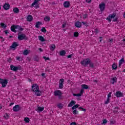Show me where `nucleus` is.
<instances>
[{
    "label": "nucleus",
    "mask_w": 125,
    "mask_h": 125,
    "mask_svg": "<svg viewBox=\"0 0 125 125\" xmlns=\"http://www.w3.org/2000/svg\"><path fill=\"white\" fill-rule=\"evenodd\" d=\"M31 89L32 91L35 92L37 96H41L42 95V91L40 90V88L38 84H33L32 86Z\"/></svg>",
    "instance_id": "f257e3e1"
},
{
    "label": "nucleus",
    "mask_w": 125,
    "mask_h": 125,
    "mask_svg": "<svg viewBox=\"0 0 125 125\" xmlns=\"http://www.w3.org/2000/svg\"><path fill=\"white\" fill-rule=\"evenodd\" d=\"M81 88L80 93L78 94H73V96H77V97L82 96V95L83 94V92H84V90L83 89H88L89 88V86L85 84H83L81 85Z\"/></svg>",
    "instance_id": "f03ea898"
},
{
    "label": "nucleus",
    "mask_w": 125,
    "mask_h": 125,
    "mask_svg": "<svg viewBox=\"0 0 125 125\" xmlns=\"http://www.w3.org/2000/svg\"><path fill=\"white\" fill-rule=\"evenodd\" d=\"M23 30H24V29L19 25H13L11 27V31L14 32V33H16V32H21L23 31Z\"/></svg>",
    "instance_id": "7ed1b4c3"
},
{
    "label": "nucleus",
    "mask_w": 125,
    "mask_h": 125,
    "mask_svg": "<svg viewBox=\"0 0 125 125\" xmlns=\"http://www.w3.org/2000/svg\"><path fill=\"white\" fill-rule=\"evenodd\" d=\"M0 83L1 84L2 87H5L7 85V83H8V80L6 79L0 78Z\"/></svg>",
    "instance_id": "20e7f679"
},
{
    "label": "nucleus",
    "mask_w": 125,
    "mask_h": 125,
    "mask_svg": "<svg viewBox=\"0 0 125 125\" xmlns=\"http://www.w3.org/2000/svg\"><path fill=\"white\" fill-rule=\"evenodd\" d=\"M82 26H87V22L77 21L75 23V26L77 28H81Z\"/></svg>",
    "instance_id": "39448f33"
},
{
    "label": "nucleus",
    "mask_w": 125,
    "mask_h": 125,
    "mask_svg": "<svg viewBox=\"0 0 125 125\" xmlns=\"http://www.w3.org/2000/svg\"><path fill=\"white\" fill-rule=\"evenodd\" d=\"M18 39L19 41H23V40H27V36L24 34H18Z\"/></svg>",
    "instance_id": "423d86ee"
},
{
    "label": "nucleus",
    "mask_w": 125,
    "mask_h": 125,
    "mask_svg": "<svg viewBox=\"0 0 125 125\" xmlns=\"http://www.w3.org/2000/svg\"><path fill=\"white\" fill-rule=\"evenodd\" d=\"M10 69L12 71H14L16 72V71H18V70H21V66L19 65L18 66H16L14 65H10Z\"/></svg>",
    "instance_id": "0eeeda50"
},
{
    "label": "nucleus",
    "mask_w": 125,
    "mask_h": 125,
    "mask_svg": "<svg viewBox=\"0 0 125 125\" xmlns=\"http://www.w3.org/2000/svg\"><path fill=\"white\" fill-rule=\"evenodd\" d=\"M90 63V60L89 59H86L81 62L82 65L83 66H86L88 64Z\"/></svg>",
    "instance_id": "6e6552de"
},
{
    "label": "nucleus",
    "mask_w": 125,
    "mask_h": 125,
    "mask_svg": "<svg viewBox=\"0 0 125 125\" xmlns=\"http://www.w3.org/2000/svg\"><path fill=\"white\" fill-rule=\"evenodd\" d=\"M64 80L63 79H61L60 80L59 85V88H60V89H62V88L64 87V85H63L64 83Z\"/></svg>",
    "instance_id": "1a4fd4ad"
},
{
    "label": "nucleus",
    "mask_w": 125,
    "mask_h": 125,
    "mask_svg": "<svg viewBox=\"0 0 125 125\" xmlns=\"http://www.w3.org/2000/svg\"><path fill=\"white\" fill-rule=\"evenodd\" d=\"M117 14L116 13H113L112 14H110L108 16V17L107 18V20H108L109 22H111V20L113 19V18H115L116 17V16Z\"/></svg>",
    "instance_id": "9d476101"
},
{
    "label": "nucleus",
    "mask_w": 125,
    "mask_h": 125,
    "mask_svg": "<svg viewBox=\"0 0 125 125\" xmlns=\"http://www.w3.org/2000/svg\"><path fill=\"white\" fill-rule=\"evenodd\" d=\"M40 0H34V2L32 4V6L33 7H35L36 8H39V4H38Z\"/></svg>",
    "instance_id": "9b49d317"
},
{
    "label": "nucleus",
    "mask_w": 125,
    "mask_h": 125,
    "mask_svg": "<svg viewBox=\"0 0 125 125\" xmlns=\"http://www.w3.org/2000/svg\"><path fill=\"white\" fill-rule=\"evenodd\" d=\"M54 95L55 96H61L62 95V92L60 90H56L54 92Z\"/></svg>",
    "instance_id": "f8f14e48"
},
{
    "label": "nucleus",
    "mask_w": 125,
    "mask_h": 125,
    "mask_svg": "<svg viewBox=\"0 0 125 125\" xmlns=\"http://www.w3.org/2000/svg\"><path fill=\"white\" fill-rule=\"evenodd\" d=\"M118 81V79H117V77H112L111 79L110 80V83L112 84H114V83H117V81Z\"/></svg>",
    "instance_id": "ddd939ff"
},
{
    "label": "nucleus",
    "mask_w": 125,
    "mask_h": 125,
    "mask_svg": "<svg viewBox=\"0 0 125 125\" xmlns=\"http://www.w3.org/2000/svg\"><path fill=\"white\" fill-rule=\"evenodd\" d=\"M99 8H100L101 11H103V10H104V9H105V3H101L99 5Z\"/></svg>",
    "instance_id": "4468645a"
},
{
    "label": "nucleus",
    "mask_w": 125,
    "mask_h": 125,
    "mask_svg": "<svg viewBox=\"0 0 125 125\" xmlns=\"http://www.w3.org/2000/svg\"><path fill=\"white\" fill-rule=\"evenodd\" d=\"M17 46H18V44L17 43V42H14V43H13L12 45L10 46V48H11V49H13L14 50V49H15V48H16V47H17Z\"/></svg>",
    "instance_id": "2eb2a0df"
},
{
    "label": "nucleus",
    "mask_w": 125,
    "mask_h": 125,
    "mask_svg": "<svg viewBox=\"0 0 125 125\" xmlns=\"http://www.w3.org/2000/svg\"><path fill=\"white\" fill-rule=\"evenodd\" d=\"M63 6L65 8H68L70 7V2L69 1H66L63 3Z\"/></svg>",
    "instance_id": "dca6fc26"
},
{
    "label": "nucleus",
    "mask_w": 125,
    "mask_h": 125,
    "mask_svg": "<svg viewBox=\"0 0 125 125\" xmlns=\"http://www.w3.org/2000/svg\"><path fill=\"white\" fill-rule=\"evenodd\" d=\"M13 110L14 112H18L20 110V107L18 105H16L13 107Z\"/></svg>",
    "instance_id": "f3484780"
},
{
    "label": "nucleus",
    "mask_w": 125,
    "mask_h": 125,
    "mask_svg": "<svg viewBox=\"0 0 125 125\" xmlns=\"http://www.w3.org/2000/svg\"><path fill=\"white\" fill-rule=\"evenodd\" d=\"M3 7L5 10H8L10 7V5H9L8 3H5L3 6Z\"/></svg>",
    "instance_id": "a211bd4d"
},
{
    "label": "nucleus",
    "mask_w": 125,
    "mask_h": 125,
    "mask_svg": "<svg viewBox=\"0 0 125 125\" xmlns=\"http://www.w3.org/2000/svg\"><path fill=\"white\" fill-rule=\"evenodd\" d=\"M33 19H34V18H33V16H32V15H30L27 16V17L26 18V20L28 22H31V21H33Z\"/></svg>",
    "instance_id": "6ab92c4d"
},
{
    "label": "nucleus",
    "mask_w": 125,
    "mask_h": 125,
    "mask_svg": "<svg viewBox=\"0 0 125 125\" xmlns=\"http://www.w3.org/2000/svg\"><path fill=\"white\" fill-rule=\"evenodd\" d=\"M49 48L51 51H53L55 50V48H56V46H55L54 44H52L49 46Z\"/></svg>",
    "instance_id": "aec40b11"
},
{
    "label": "nucleus",
    "mask_w": 125,
    "mask_h": 125,
    "mask_svg": "<svg viewBox=\"0 0 125 125\" xmlns=\"http://www.w3.org/2000/svg\"><path fill=\"white\" fill-rule=\"evenodd\" d=\"M125 63V59L122 58L119 62V67H121L122 66V64H124Z\"/></svg>",
    "instance_id": "412c9836"
},
{
    "label": "nucleus",
    "mask_w": 125,
    "mask_h": 125,
    "mask_svg": "<svg viewBox=\"0 0 125 125\" xmlns=\"http://www.w3.org/2000/svg\"><path fill=\"white\" fill-rule=\"evenodd\" d=\"M116 97H123V94L122 92L118 91L115 94Z\"/></svg>",
    "instance_id": "4be33fe9"
},
{
    "label": "nucleus",
    "mask_w": 125,
    "mask_h": 125,
    "mask_svg": "<svg viewBox=\"0 0 125 125\" xmlns=\"http://www.w3.org/2000/svg\"><path fill=\"white\" fill-rule=\"evenodd\" d=\"M44 110V107L43 106H39L37 108V111L38 112H42Z\"/></svg>",
    "instance_id": "5701e85b"
},
{
    "label": "nucleus",
    "mask_w": 125,
    "mask_h": 125,
    "mask_svg": "<svg viewBox=\"0 0 125 125\" xmlns=\"http://www.w3.org/2000/svg\"><path fill=\"white\" fill-rule=\"evenodd\" d=\"M60 55L61 56H65V55H66V51H65L64 50L60 51Z\"/></svg>",
    "instance_id": "b1692460"
},
{
    "label": "nucleus",
    "mask_w": 125,
    "mask_h": 125,
    "mask_svg": "<svg viewBox=\"0 0 125 125\" xmlns=\"http://www.w3.org/2000/svg\"><path fill=\"white\" fill-rule=\"evenodd\" d=\"M38 39L41 42H45V39H44V38H43V37H42V36H38Z\"/></svg>",
    "instance_id": "393cba45"
},
{
    "label": "nucleus",
    "mask_w": 125,
    "mask_h": 125,
    "mask_svg": "<svg viewBox=\"0 0 125 125\" xmlns=\"http://www.w3.org/2000/svg\"><path fill=\"white\" fill-rule=\"evenodd\" d=\"M76 101H71L69 104H68V107H72L73 105H75Z\"/></svg>",
    "instance_id": "a878e982"
},
{
    "label": "nucleus",
    "mask_w": 125,
    "mask_h": 125,
    "mask_svg": "<svg viewBox=\"0 0 125 125\" xmlns=\"http://www.w3.org/2000/svg\"><path fill=\"white\" fill-rule=\"evenodd\" d=\"M41 25H42V22L38 21L37 22H36L35 27L36 28H40V26H41Z\"/></svg>",
    "instance_id": "bb28decb"
},
{
    "label": "nucleus",
    "mask_w": 125,
    "mask_h": 125,
    "mask_svg": "<svg viewBox=\"0 0 125 125\" xmlns=\"http://www.w3.org/2000/svg\"><path fill=\"white\" fill-rule=\"evenodd\" d=\"M44 20L45 22H48L50 21V17L49 16H45L44 18Z\"/></svg>",
    "instance_id": "cd10ccee"
},
{
    "label": "nucleus",
    "mask_w": 125,
    "mask_h": 125,
    "mask_svg": "<svg viewBox=\"0 0 125 125\" xmlns=\"http://www.w3.org/2000/svg\"><path fill=\"white\" fill-rule=\"evenodd\" d=\"M0 25L1 27V28H3V29H5V28H6V27H7L6 24L3 22H1L0 24Z\"/></svg>",
    "instance_id": "c85d7f7f"
},
{
    "label": "nucleus",
    "mask_w": 125,
    "mask_h": 125,
    "mask_svg": "<svg viewBox=\"0 0 125 125\" xmlns=\"http://www.w3.org/2000/svg\"><path fill=\"white\" fill-rule=\"evenodd\" d=\"M118 68V64L116 63H114L112 65V69L113 70H117V68Z\"/></svg>",
    "instance_id": "c756f323"
},
{
    "label": "nucleus",
    "mask_w": 125,
    "mask_h": 125,
    "mask_svg": "<svg viewBox=\"0 0 125 125\" xmlns=\"http://www.w3.org/2000/svg\"><path fill=\"white\" fill-rule=\"evenodd\" d=\"M24 121L26 124H29L30 123V118L29 117H25L24 119Z\"/></svg>",
    "instance_id": "7c9ffc66"
},
{
    "label": "nucleus",
    "mask_w": 125,
    "mask_h": 125,
    "mask_svg": "<svg viewBox=\"0 0 125 125\" xmlns=\"http://www.w3.org/2000/svg\"><path fill=\"white\" fill-rule=\"evenodd\" d=\"M23 55H28L29 53H30V50H25L23 52Z\"/></svg>",
    "instance_id": "2f4dec72"
},
{
    "label": "nucleus",
    "mask_w": 125,
    "mask_h": 125,
    "mask_svg": "<svg viewBox=\"0 0 125 125\" xmlns=\"http://www.w3.org/2000/svg\"><path fill=\"white\" fill-rule=\"evenodd\" d=\"M13 12L14 13H19V9L18 8H14L13 9Z\"/></svg>",
    "instance_id": "473e14b6"
},
{
    "label": "nucleus",
    "mask_w": 125,
    "mask_h": 125,
    "mask_svg": "<svg viewBox=\"0 0 125 125\" xmlns=\"http://www.w3.org/2000/svg\"><path fill=\"white\" fill-rule=\"evenodd\" d=\"M79 106L80 105L79 104H75L72 107V110H76V109H77V108H79Z\"/></svg>",
    "instance_id": "72a5a7b5"
},
{
    "label": "nucleus",
    "mask_w": 125,
    "mask_h": 125,
    "mask_svg": "<svg viewBox=\"0 0 125 125\" xmlns=\"http://www.w3.org/2000/svg\"><path fill=\"white\" fill-rule=\"evenodd\" d=\"M73 115H75V116L78 115V114H79V111H78V110H77L76 109H75L73 111Z\"/></svg>",
    "instance_id": "f704fd0d"
},
{
    "label": "nucleus",
    "mask_w": 125,
    "mask_h": 125,
    "mask_svg": "<svg viewBox=\"0 0 125 125\" xmlns=\"http://www.w3.org/2000/svg\"><path fill=\"white\" fill-rule=\"evenodd\" d=\"M41 32H42V33H46V29H45V27H42L41 29Z\"/></svg>",
    "instance_id": "c9c22d12"
},
{
    "label": "nucleus",
    "mask_w": 125,
    "mask_h": 125,
    "mask_svg": "<svg viewBox=\"0 0 125 125\" xmlns=\"http://www.w3.org/2000/svg\"><path fill=\"white\" fill-rule=\"evenodd\" d=\"M110 103V99L107 98L106 100L104 102V104H107Z\"/></svg>",
    "instance_id": "e433bc0d"
},
{
    "label": "nucleus",
    "mask_w": 125,
    "mask_h": 125,
    "mask_svg": "<svg viewBox=\"0 0 125 125\" xmlns=\"http://www.w3.org/2000/svg\"><path fill=\"white\" fill-rule=\"evenodd\" d=\"M107 123H108V121H107V120H106V119H104L103 120L102 125H106V124H107Z\"/></svg>",
    "instance_id": "4c0bfd02"
},
{
    "label": "nucleus",
    "mask_w": 125,
    "mask_h": 125,
    "mask_svg": "<svg viewBox=\"0 0 125 125\" xmlns=\"http://www.w3.org/2000/svg\"><path fill=\"white\" fill-rule=\"evenodd\" d=\"M79 110H81V111H83V112H86V109L83 108L82 107H79Z\"/></svg>",
    "instance_id": "58836bf2"
},
{
    "label": "nucleus",
    "mask_w": 125,
    "mask_h": 125,
    "mask_svg": "<svg viewBox=\"0 0 125 125\" xmlns=\"http://www.w3.org/2000/svg\"><path fill=\"white\" fill-rule=\"evenodd\" d=\"M4 117L5 118V119L7 120V119H8V118H9V115H8V114L7 113H5L4 115Z\"/></svg>",
    "instance_id": "ea45409f"
},
{
    "label": "nucleus",
    "mask_w": 125,
    "mask_h": 125,
    "mask_svg": "<svg viewBox=\"0 0 125 125\" xmlns=\"http://www.w3.org/2000/svg\"><path fill=\"white\" fill-rule=\"evenodd\" d=\"M74 37H79V32H74Z\"/></svg>",
    "instance_id": "a19ab883"
},
{
    "label": "nucleus",
    "mask_w": 125,
    "mask_h": 125,
    "mask_svg": "<svg viewBox=\"0 0 125 125\" xmlns=\"http://www.w3.org/2000/svg\"><path fill=\"white\" fill-rule=\"evenodd\" d=\"M58 108H59L60 109H62V108H63V104H60L58 105Z\"/></svg>",
    "instance_id": "79ce46f5"
},
{
    "label": "nucleus",
    "mask_w": 125,
    "mask_h": 125,
    "mask_svg": "<svg viewBox=\"0 0 125 125\" xmlns=\"http://www.w3.org/2000/svg\"><path fill=\"white\" fill-rule=\"evenodd\" d=\"M111 95H112V92H110L108 93V94L107 95V98L108 99H110V98L111 97Z\"/></svg>",
    "instance_id": "37998d69"
},
{
    "label": "nucleus",
    "mask_w": 125,
    "mask_h": 125,
    "mask_svg": "<svg viewBox=\"0 0 125 125\" xmlns=\"http://www.w3.org/2000/svg\"><path fill=\"white\" fill-rule=\"evenodd\" d=\"M43 59L46 61V60H49V58L48 57H43Z\"/></svg>",
    "instance_id": "c03bdc74"
},
{
    "label": "nucleus",
    "mask_w": 125,
    "mask_h": 125,
    "mask_svg": "<svg viewBox=\"0 0 125 125\" xmlns=\"http://www.w3.org/2000/svg\"><path fill=\"white\" fill-rule=\"evenodd\" d=\"M72 56L73 54L69 55L68 56H67V58H72Z\"/></svg>",
    "instance_id": "a18cd8bd"
},
{
    "label": "nucleus",
    "mask_w": 125,
    "mask_h": 125,
    "mask_svg": "<svg viewBox=\"0 0 125 125\" xmlns=\"http://www.w3.org/2000/svg\"><path fill=\"white\" fill-rule=\"evenodd\" d=\"M0 41H1V42H4V39L2 37H0Z\"/></svg>",
    "instance_id": "49530a36"
},
{
    "label": "nucleus",
    "mask_w": 125,
    "mask_h": 125,
    "mask_svg": "<svg viewBox=\"0 0 125 125\" xmlns=\"http://www.w3.org/2000/svg\"><path fill=\"white\" fill-rule=\"evenodd\" d=\"M90 63V67H91V68H93V63L92 62H89Z\"/></svg>",
    "instance_id": "de8ad7c7"
},
{
    "label": "nucleus",
    "mask_w": 125,
    "mask_h": 125,
    "mask_svg": "<svg viewBox=\"0 0 125 125\" xmlns=\"http://www.w3.org/2000/svg\"><path fill=\"white\" fill-rule=\"evenodd\" d=\"M70 125H77V124L75 122H72Z\"/></svg>",
    "instance_id": "09e8293b"
},
{
    "label": "nucleus",
    "mask_w": 125,
    "mask_h": 125,
    "mask_svg": "<svg viewBox=\"0 0 125 125\" xmlns=\"http://www.w3.org/2000/svg\"><path fill=\"white\" fill-rule=\"evenodd\" d=\"M86 2H87V3H89V2H91V0H85Z\"/></svg>",
    "instance_id": "8fccbe9b"
},
{
    "label": "nucleus",
    "mask_w": 125,
    "mask_h": 125,
    "mask_svg": "<svg viewBox=\"0 0 125 125\" xmlns=\"http://www.w3.org/2000/svg\"><path fill=\"white\" fill-rule=\"evenodd\" d=\"M65 26H66V23H63V24L62 25V28H65Z\"/></svg>",
    "instance_id": "3c124183"
},
{
    "label": "nucleus",
    "mask_w": 125,
    "mask_h": 125,
    "mask_svg": "<svg viewBox=\"0 0 125 125\" xmlns=\"http://www.w3.org/2000/svg\"><path fill=\"white\" fill-rule=\"evenodd\" d=\"M86 17H87V15H83V18H86Z\"/></svg>",
    "instance_id": "603ef678"
},
{
    "label": "nucleus",
    "mask_w": 125,
    "mask_h": 125,
    "mask_svg": "<svg viewBox=\"0 0 125 125\" xmlns=\"http://www.w3.org/2000/svg\"><path fill=\"white\" fill-rule=\"evenodd\" d=\"M4 33H5V34H8V30H5V31H4Z\"/></svg>",
    "instance_id": "864d4df0"
},
{
    "label": "nucleus",
    "mask_w": 125,
    "mask_h": 125,
    "mask_svg": "<svg viewBox=\"0 0 125 125\" xmlns=\"http://www.w3.org/2000/svg\"><path fill=\"white\" fill-rule=\"evenodd\" d=\"M14 104V103H11L10 104V106H12V105Z\"/></svg>",
    "instance_id": "5fc2aeb1"
},
{
    "label": "nucleus",
    "mask_w": 125,
    "mask_h": 125,
    "mask_svg": "<svg viewBox=\"0 0 125 125\" xmlns=\"http://www.w3.org/2000/svg\"><path fill=\"white\" fill-rule=\"evenodd\" d=\"M42 77H44V76H45V74H44V73H42Z\"/></svg>",
    "instance_id": "6e6d98bb"
},
{
    "label": "nucleus",
    "mask_w": 125,
    "mask_h": 125,
    "mask_svg": "<svg viewBox=\"0 0 125 125\" xmlns=\"http://www.w3.org/2000/svg\"><path fill=\"white\" fill-rule=\"evenodd\" d=\"M20 57H17V60H20Z\"/></svg>",
    "instance_id": "4d7b16f0"
},
{
    "label": "nucleus",
    "mask_w": 125,
    "mask_h": 125,
    "mask_svg": "<svg viewBox=\"0 0 125 125\" xmlns=\"http://www.w3.org/2000/svg\"><path fill=\"white\" fill-rule=\"evenodd\" d=\"M117 20H118V19L116 18V19H115L113 20V21H114V22H116V21H117Z\"/></svg>",
    "instance_id": "13d9d810"
},
{
    "label": "nucleus",
    "mask_w": 125,
    "mask_h": 125,
    "mask_svg": "<svg viewBox=\"0 0 125 125\" xmlns=\"http://www.w3.org/2000/svg\"><path fill=\"white\" fill-rule=\"evenodd\" d=\"M40 51H42V48H39Z\"/></svg>",
    "instance_id": "bf43d9fd"
},
{
    "label": "nucleus",
    "mask_w": 125,
    "mask_h": 125,
    "mask_svg": "<svg viewBox=\"0 0 125 125\" xmlns=\"http://www.w3.org/2000/svg\"><path fill=\"white\" fill-rule=\"evenodd\" d=\"M0 109H2V106L0 105Z\"/></svg>",
    "instance_id": "052dcab7"
},
{
    "label": "nucleus",
    "mask_w": 125,
    "mask_h": 125,
    "mask_svg": "<svg viewBox=\"0 0 125 125\" xmlns=\"http://www.w3.org/2000/svg\"><path fill=\"white\" fill-rule=\"evenodd\" d=\"M123 17H124V18H125V13H124V14L123 15Z\"/></svg>",
    "instance_id": "680f3d73"
},
{
    "label": "nucleus",
    "mask_w": 125,
    "mask_h": 125,
    "mask_svg": "<svg viewBox=\"0 0 125 125\" xmlns=\"http://www.w3.org/2000/svg\"><path fill=\"white\" fill-rule=\"evenodd\" d=\"M1 9V6L0 5V10Z\"/></svg>",
    "instance_id": "e2e57ef3"
},
{
    "label": "nucleus",
    "mask_w": 125,
    "mask_h": 125,
    "mask_svg": "<svg viewBox=\"0 0 125 125\" xmlns=\"http://www.w3.org/2000/svg\"><path fill=\"white\" fill-rule=\"evenodd\" d=\"M10 38H12V36H10Z\"/></svg>",
    "instance_id": "0e129e2a"
},
{
    "label": "nucleus",
    "mask_w": 125,
    "mask_h": 125,
    "mask_svg": "<svg viewBox=\"0 0 125 125\" xmlns=\"http://www.w3.org/2000/svg\"><path fill=\"white\" fill-rule=\"evenodd\" d=\"M124 72H125V69L124 70Z\"/></svg>",
    "instance_id": "69168bd1"
},
{
    "label": "nucleus",
    "mask_w": 125,
    "mask_h": 125,
    "mask_svg": "<svg viewBox=\"0 0 125 125\" xmlns=\"http://www.w3.org/2000/svg\"><path fill=\"white\" fill-rule=\"evenodd\" d=\"M100 42H101V40H100Z\"/></svg>",
    "instance_id": "338daca9"
}]
</instances>
